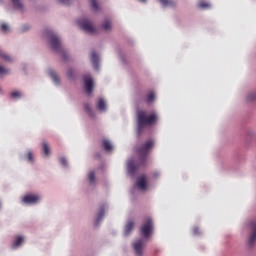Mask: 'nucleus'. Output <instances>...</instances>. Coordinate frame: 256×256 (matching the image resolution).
Listing matches in <instances>:
<instances>
[{
  "label": "nucleus",
  "instance_id": "obj_1",
  "mask_svg": "<svg viewBox=\"0 0 256 256\" xmlns=\"http://www.w3.org/2000/svg\"><path fill=\"white\" fill-rule=\"evenodd\" d=\"M159 117L157 113L153 112L150 115H147V111L138 110L136 112V121H137V133L141 135L143 131H145L146 127H151V125H155L157 123Z\"/></svg>",
  "mask_w": 256,
  "mask_h": 256
},
{
  "label": "nucleus",
  "instance_id": "obj_2",
  "mask_svg": "<svg viewBox=\"0 0 256 256\" xmlns=\"http://www.w3.org/2000/svg\"><path fill=\"white\" fill-rule=\"evenodd\" d=\"M153 147H155V141L152 139H149L136 147V152L141 159L142 165H147V155L151 153V149H153Z\"/></svg>",
  "mask_w": 256,
  "mask_h": 256
},
{
  "label": "nucleus",
  "instance_id": "obj_3",
  "mask_svg": "<svg viewBox=\"0 0 256 256\" xmlns=\"http://www.w3.org/2000/svg\"><path fill=\"white\" fill-rule=\"evenodd\" d=\"M153 219L151 217H146L144 222L142 223V226L140 227L141 235L144 239H149L151 235L153 234Z\"/></svg>",
  "mask_w": 256,
  "mask_h": 256
},
{
  "label": "nucleus",
  "instance_id": "obj_4",
  "mask_svg": "<svg viewBox=\"0 0 256 256\" xmlns=\"http://www.w3.org/2000/svg\"><path fill=\"white\" fill-rule=\"evenodd\" d=\"M46 36L50 41V45L53 51H56V52L61 51V40L59 39V37H57V35H55V33H53V31L51 30L46 31Z\"/></svg>",
  "mask_w": 256,
  "mask_h": 256
},
{
  "label": "nucleus",
  "instance_id": "obj_5",
  "mask_svg": "<svg viewBox=\"0 0 256 256\" xmlns=\"http://www.w3.org/2000/svg\"><path fill=\"white\" fill-rule=\"evenodd\" d=\"M78 25H80L81 29L86 33H97V29H95V27H93V24H91V22L87 19L79 20Z\"/></svg>",
  "mask_w": 256,
  "mask_h": 256
},
{
  "label": "nucleus",
  "instance_id": "obj_6",
  "mask_svg": "<svg viewBox=\"0 0 256 256\" xmlns=\"http://www.w3.org/2000/svg\"><path fill=\"white\" fill-rule=\"evenodd\" d=\"M139 167H145V165H143V162L141 161V158L138 164L135 163V160H129L127 164V171L130 175H135V171H137Z\"/></svg>",
  "mask_w": 256,
  "mask_h": 256
},
{
  "label": "nucleus",
  "instance_id": "obj_7",
  "mask_svg": "<svg viewBox=\"0 0 256 256\" xmlns=\"http://www.w3.org/2000/svg\"><path fill=\"white\" fill-rule=\"evenodd\" d=\"M134 253L137 256H143V249H145V240L139 239L133 243Z\"/></svg>",
  "mask_w": 256,
  "mask_h": 256
},
{
  "label": "nucleus",
  "instance_id": "obj_8",
  "mask_svg": "<svg viewBox=\"0 0 256 256\" xmlns=\"http://www.w3.org/2000/svg\"><path fill=\"white\" fill-rule=\"evenodd\" d=\"M41 198L37 195L28 194L23 197L22 201L23 203H26L27 205H35V203H39Z\"/></svg>",
  "mask_w": 256,
  "mask_h": 256
},
{
  "label": "nucleus",
  "instance_id": "obj_9",
  "mask_svg": "<svg viewBox=\"0 0 256 256\" xmlns=\"http://www.w3.org/2000/svg\"><path fill=\"white\" fill-rule=\"evenodd\" d=\"M83 79L86 93H88V95H91V93H93V78H91L90 75H86Z\"/></svg>",
  "mask_w": 256,
  "mask_h": 256
},
{
  "label": "nucleus",
  "instance_id": "obj_10",
  "mask_svg": "<svg viewBox=\"0 0 256 256\" xmlns=\"http://www.w3.org/2000/svg\"><path fill=\"white\" fill-rule=\"evenodd\" d=\"M136 186L141 191H147V176L146 175L139 176L136 181Z\"/></svg>",
  "mask_w": 256,
  "mask_h": 256
},
{
  "label": "nucleus",
  "instance_id": "obj_11",
  "mask_svg": "<svg viewBox=\"0 0 256 256\" xmlns=\"http://www.w3.org/2000/svg\"><path fill=\"white\" fill-rule=\"evenodd\" d=\"M250 227H251V233H250L248 243L251 247H253V245H255V242H256V221H252L250 223Z\"/></svg>",
  "mask_w": 256,
  "mask_h": 256
},
{
  "label": "nucleus",
  "instance_id": "obj_12",
  "mask_svg": "<svg viewBox=\"0 0 256 256\" xmlns=\"http://www.w3.org/2000/svg\"><path fill=\"white\" fill-rule=\"evenodd\" d=\"M91 62L95 69H99V55L95 51L91 53Z\"/></svg>",
  "mask_w": 256,
  "mask_h": 256
},
{
  "label": "nucleus",
  "instance_id": "obj_13",
  "mask_svg": "<svg viewBox=\"0 0 256 256\" xmlns=\"http://www.w3.org/2000/svg\"><path fill=\"white\" fill-rule=\"evenodd\" d=\"M103 217H105V206H102L99 209L97 219L95 221V225H99V222H101L103 220Z\"/></svg>",
  "mask_w": 256,
  "mask_h": 256
},
{
  "label": "nucleus",
  "instance_id": "obj_14",
  "mask_svg": "<svg viewBox=\"0 0 256 256\" xmlns=\"http://www.w3.org/2000/svg\"><path fill=\"white\" fill-rule=\"evenodd\" d=\"M42 150L46 157H49V155H51V148L49 147V143L42 142Z\"/></svg>",
  "mask_w": 256,
  "mask_h": 256
},
{
  "label": "nucleus",
  "instance_id": "obj_15",
  "mask_svg": "<svg viewBox=\"0 0 256 256\" xmlns=\"http://www.w3.org/2000/svg\"><path fill=\"white\" fill-rule=\"evenodd\" d=\"M97 107H98L99 111H106L107 110V104L105 103V100L103 98H100L98 100Z\"/></svg>",
  "mask_w": 256,
  "mask_h": 256
},
{
  "label": "nucleus",
  "instance_id": "obj_16",
  "mask_svg": "<svg viewBox=\"0 0 256 256\" xmlns=\"http://www.w3.org/2000/svg\"><path fill=\"white\" fill-rule=\"evenodd\" d=\"M49 76L54 81V83H56V85H59V83H60L59 76L57 75V73L55 71L49 70Z\"/></svg>",
  "mask_w": 256,
  "mask_h": 256
},
{
  "label": "nucleus",
  "instance_id": "obj_17",
  "mask_svg": "<svg viewBox=\"0 0 256 256\" xmlns=\"http://www.w3.org/2000/svg\"><path fill=\"white\" fill-rule=\"evenodd\" d=\"M163 7H175L176 3L173 0H159Z\"/></svg>",
  "mask_w": 256,
  "mask_h": 256
},
{
  "label": "nucleus",
  "instance_id": "obj_18",
  "mask_svg": "<svg viewBox=\"0 0 256 256\" xmlns=\"http://www.w3.org/2000/svg\"><path fill=\"white\" fill-rule=\"evenodd\" d=\"M102 147L106 151H112L113 150V145H111V142H109V140H103L102 141Z\"/></svg>",
  "mask_w": 256,
  "mask_h": 256
},
{
  "label": "nucleus",
  "instance_id": "obj_19",
  "mask_svg": "<svg viewBox=\"0 0 256 256\" xmlns=\"http://www.w3.org/2000/svg\"><path fill=\"white\" fill-rule=\"evenodd\" d=\"M133 227H135V223L133 222H128L125 226V235H129V233H131V231H133Z\"/></svg>",
  "mask_w": 256,
  "mask_h": 256
},
{
  "label": "nucleus",
  "instance_id": "obj_20",
  "mask_svg": "<svg viewBox=\"0 0 256 256\" xmlns=\"http://www.w3.org/2000/svg\"><path fill=\"white\" fill-rule=\"evenodd\" d=\"M23 243V236H18L16 240L14 241L12 247L14 249H17V247H21V244Z\"/></svg>",
  "mask_w": 256,
  "mask_h": 256
},
{
  "label": "nucleus",
  "instance_id": "obj_21",
  "mask_svg": "<svg viewBox=\"0 0 256 256\" xmlns=\"http://www.w3.org/2000/svg\"><path fill=\"white\" fill-rule=\"evenodd\" d=\"M153 101H155V92H150L147 95L146 103H153Z\"/></svg>",
  "mask_w": 256,
  "mask_h": 256
},
{
  "label": "nucleus",
  "instance_id": "obj_22",
  "mask_svg": "<svg viewBox=\"0 0 256 256\" xmlns=\"http://www.w3.org/2000/svg\"><path fill=\"white\" fill-rule=\"evenodd\" d=\"M89 3L93 11H99V3H97V0H89Z\"/></svg>",
  "mask_w": 256,
  "mask_h": 256
},
{
  "label": "nucleus",
  "instance_id": "obj_23",
  "mask_svg": "<svg viewBox=\"0 0 256 256\" xmlns=\"http://www.w3.org/2000/svg\"><path fill=\"white\" fill-rule=\"evenodd\" d=\"M102 29L104 31H111V21L106 20L103 24H102Z\"/></svg>",
  "mask_w": 256,
  "mask_h": 256
},
{
  "label": "nucleus",
  "instance_id": "obj_24",
  "mask_svg": "<svg viewBox=\"0 0 256 256\" xmlns=\"http://www.w3.org/2000/svg\"><path fill=\"white\" fill-rule=\"evenodd\" d=\"M15 9H23V4L19 0H11Z\"/></svg>",
  "mask_w": 256,
  "mask_h": 256
},
{
  "label": "nucleus",
  "instance_id": "obj_25",
  "mask_svg": "<svg viewBox=\"0 0 256 256\" xmlns=\"http://www.w3.org/2000/svg\"><path fill=\"white\" fill-rule=\"evenodd\" d=\"M3 75H9V69L5 68L4 66L0 65V77Z\"/></svg>",
  "mask_w": 256,
  "mask_h": 256
},
{
  "label": "nucleus",
  "instance_id": "obj_26",
  "mask_svg": "<svg viewBox=\"0 0 256 256\" xmlns=\"http://www.w3.org/2000/svg\"><path fill=\"white\" fill-rule=\"evenodd\" d=\"M85 111L90 115V117H93V109L91 108V105L85 104Z\"/></svg>",
  "mask_w": 256,
  "mask_h": 256
},
{
  "label": "nucleus",
  "instance_id": "obj_27",
  "mask_svg": "<svg viewBox=\"0 0 256 256\" xmlns=\"http://www.w3.org/2000/svg\"><path fill=\"white\" fill-rule=\"evenodd\" d=\"M11 97H12V99H20V97H21V92H19V91H13V92L11 93Z\"/></svg>",
  "mask_w": 256,
  "mask_h": 256
},
{
  "label": "nucleus",
  "instance_id": "obj_28",
  "mask_svg": "<svg viewBox=\"0 0 256 256\" xmlns=\"http://www.w3.org/2000/svg\"><path fill=\"white\" fill-rule=\"evenodd\" d=\"M198 7H200V9H209L210 5L209 3H206V2H200L198 4Z\"/></svg>",
  "mask_w": 256,
  "mask_h": 256
},
{
  "label": "nucleus",
  "instance_id": "obj_29",
  "mask_svg": "<svg viewBox=\"0 0 256 256\" xmlns=\"http://www.w3.org/2000/svg\"><path fill=\"white\" fill-rule=\"evenodd\" d=\"M90 183H95V172H90L88 175Z\"/></svg>",
  "mask_w": 256,
  "mask_h": 256
},
{
  "label": "nucleus",
  "instance_id": "obj_30",
  "mask_svg": "<svg viewBox=\"0 0 256 256\" xmlns=\"http://www.w3.org/2000/svg\"><path fill=\"white\" fill-rule=\"evenodd\" d=\"M0 57H2V59H5V61H11V56L7 54H3V52L1 51H0Z\"/></svg>",
  "mask_w": 256,
  "mask_h": 256
},
{
  "label": "nucleus",
  "instance_id": "obj_31",
  "mask_svg": "<svg viewBox=\"0 0 256 256\" xmlns=\"http://www.w3.org/2000/svg\"><path fill=\"white\" fill-rule=\"evenodd\" d=\"M27 160L29 161V163H33V161H34L33 152L27 153Z\"/></svg>",
  "mask_w": 256,
  "mask_h": 256
},
{
  "label": "nucleus",
  "instance_id": "obj_32",
  "mask_svg": "<svg viewBox=\"0 0 256 256\" xmlns=\"http://www.w3.org/2000/svg\"><path fill=\"white\" fill-rule=\"evenodd\" d=\"M1 31H4V32L9 31V26H8L7 24L3 23V24L1 25Z\"/></svg>",
  "mask_w": 256,
  "mask_h": 256
},
{
  "label": "nucleus",
  "instance_id": "obj_33",
  "mask_svg": "<svg viewBox=\"0 0 256 256\" xmlns=\"http://www.w3.org/2000/svg\"><path fill=\"white\" fill-rule=\"evenodd\" d=\"M60 163L63 167H67V159H65V157L60 158Z\"/></svg>",
  "mask_w": 256,
  "mask_h": 256
},
{
  "label": "nucleus",
  "instance_id": "obj_34",
  "mask_svg": "<svg viewBox=\"0 0 256 256\" xmlns=\"http://www.w3.org/2000/svg\"><path fill=\"white\" fill-rule=\"evenodd\" d=\"M193 234L194 235H199V227H194L193 228Z\"/></svg>",
  "mask_w": 256,
  "mask_h": 256
},
{
  "label": "nucleus",
  "instance_id": "obj_35",
  "mask_svg": "<svg viewBox=\"0 0 256 256\" xmlns=\"http://www.w3.org/2000/svg\"><path fill=\"white\" fill-rule=\"evenodd\" d=\"M60 3H63L64 5H69L71 3V0H60Z\"/></svg>",
  "mask_w": 256,
  "mask_h": 256
},
{
  "label": "nucleus",
  "instance_id": "obj_36",
  "mask_svg": "<svg viewBox=\"0 0 256 256\" xmlns=\"http://www.w3.org/2000/svg\"><path fill=\"white\" fill-rule=\"evenodd\" d=\"M68 77L71 79L73 77V70H68V73H67Z\"/></svg>",
  "mask_w": 256,
  "mask_h": 256
},
{
  "label": "nucleus",
  "instance_id": "obj_37",
  "mask_svg": "<svg viewBox=\"0 0 256 256\" xmlns=\"http://www.w3.org/2000/svg\"><path fill=\"white\" fill-rule=\"evenodd\" d=\"M253 99H255V94H253L252 96H248V101H253Z\"/></svg>",
  "mask_w": 256,
  "mask_h": 256
},
{
  "label": "nucleus",
  "instance_id": "obj_38",
  "mask_svg": "<svg viewBox=\"0 0 256 256\" xmlns=\"http://www.w3.org/2000/svg\"><path fill=\"white\" fill-rule=\"evenodd\" d=\"M154 177H159V174H158V173H155V174H154Z\"/></svg>",
  "mask_w": 256,
  "mask_h": 256
},
{
  "label": "nucleus",
  "instance_id": "obj_39",
  "mask_svg": "<svg viewBox=\"0 0 256 256\" xmlns=\"http://www.w3.org/2000/svg\"><path fill=\"white\" fill-rule=\"evenodd\" d=\"M142 3H146L147 2V0H140Z\"/></svg>",
  "mask_w": 256,
  "mask_h": 256
},
{
  "label": "nucleus",
  "instance_id": "obj_40",
  "mask_svg": "<svg viewBox=\"0 0 256 256\" xmlns=\"http://www.w3.org/2000/svg\"><path fill=\"white\" fill-rule=\"evenodd\" d=\"M0 93H1V88H0Z\"/></svg>",
  "mask_w": 256,
  "mask_h": 256
},
{
  "label": "nucleus",
  "instance_id": "obj_41",
  "mask_svg": "<svg viewBox=\"0 0 256 256\" xmlns=\"http://www.w3.org/2000/svg\"><path fill=\"white\" fill-rule=\"evenodd\" d=\"M0 207H1V202H0Z\"/></svg>",
  "mask_w": 256,
  "mask_h": 256
}]
</instances>
